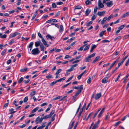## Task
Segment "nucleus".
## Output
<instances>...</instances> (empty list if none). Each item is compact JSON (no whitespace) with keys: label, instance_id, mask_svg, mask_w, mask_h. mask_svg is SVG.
<instances>
[{"label":"nucleus","instance_id":"obj_1","mask_svg":"<svg viewBox=\"0 0 129 129\" xmlns=\"http://www.w3.org/2000/svg\"><path fill=\"white\" fill-rule=\"evenodd\" d=\"M95 54V53H94L91 55L88 56L85 59V61L86 62H89L91 60V58L94 57Z\"/></svg>","mask_w":129,"mask_h":129},{"label":"nucleus","instance_id":"obj_2","mask_svg":"<svg viewBox=\"0 0 129 129\" xmlns=\"http://www.w3.org/2000/svg\"><path fill=\"white\" fill-rule=\"evenodd\" d=\"M40 52V51L38 48L34 49L32 50L31 52V53L34 55H37Z\"/></svg>","mask_w":129,"mask_h":129},{"label":"nucleus","instance_id":"obj_3","mask_svg":"<svg viewBox=\"0 0 129 129\" xmlns=\"http://www.w3.org/2000/svg\"><path fill=\"white\" fill-rule=\"evenodd\" d=\"M43 119L42 118L40 117V116H38L36 119L35 121L36 122V123L38 124L41 123L43 121Z\"/></svg>","mask_w":129,"mask_h":129},{"label":"nucleus","instance_id":"obj_4","mask_svg":"<svg viewBox=\"0 0 129 129\" xmlns=\"http://www.w3.org/2000/svg\"><path fill=\"white\" fill-rule=\"evenodd\" d=\"M83 88V86L82 85H81L80 86V89L75 93L74 95L76 96H78L82 91Z\"/></svg>","mask_w":129,"mask_h":129},{"label":"nucleus","instance_id":"obj_5","mask_svg":"<svg viewBox=\"0 0 129 129\" xmlns=\"http://www.w3.org/2000/svg\"><path fill=\"white\" fill-rule=\"evenodd\" d=\"M110 76H106L103 78L102 80V82L103 83H105L108 82V79L110 77Z\"/></svg>","mask_w":129,"mask_h":129},{"label":"nucleus","instance_id":"obj_6","mask_svg":"<svg viewBox=\"0 0 129 129\" xmlns=\"http://www.w3.org/2000/svg\"><path fill=\"white\" fill-rule=\"evenodd\" d=\"M46 38L47 40H49L50 39L51 40H53L55 38L53 36H51L49 34H48L46 36Z\"/></svg>","mask_w":129,"mask_h":129},{"label":"nucleus","instance_id":"obj_7","mask_svg":"<svg viewBox=\"0 0 129 129\" xmlns=\"http://www.w3.org/2000/svg\"><path fill=\"white\" fill-rule=\"evenodd\" d=\"M118 61V60L116 61H114L111 64L110 67L107 69L106 71L105 72V74L107 72L109 69H111L112 67L114 66L115 63Z\"/></svg>","mask_w":129,"mask_h":129},{"label":"nucleus","instance_id":"obj_8","mask_svg":"<svg viewBox=\"0 0 129 129\" xmlns=\"http://www.w3.org/2000/svg\"><path fill=\"white\" fill-rule=\"evenodd\" d=\"M18 34V33L17 32H15L13 34H11L9 35V39L13 38L16 36Z\"/></svg>","mask_w":129,"mask_h":129},{"label":"nucleus","instance_id":"obj_9","mask_svg":"<svg viewBox=\"0 0 129 129\" xmlns=\"http://www.w3.org/2000/svg\"><path fill=\"white\" fill-rule=\"evenodd\" d=\"M98 6L100 8H103L104 7V5L101 2L100 0H99L98 2Z\"/></svg>","mask_w":129,"mask_h":129},{"label":"nucleus","instance_id":"obj_10","mask_svg":"<svg viewBox=\"0 0 129 129\" xmlns=\"http://www.w3.org/2000/svg\"><path fill=\"white\" fill-rule=\"evenodd\" d=\"M101 93H99L95 95L94 99L95 100H97L99 99L101 96Z\"/></svg>","mask_w":129,"mask_h":129},{"label":"nucleus","instance_id":"obj_11","mask_svg":"<svg viewBox=\"0 0 129 129\" xmlns=\"http://www.w3.org/2000/svg\"><path fill=\"white\" fill-rule=\"evenodd\" d=\"M41 39L42 41V42L44 44L45 46L46 47H48L49 45L47 44L46 42V41L43 38Z\"/></svg>","mask_w":129,"mask_h":129},{"label":"nucleus","instance_id":"obj_12","mask_svg":"<svg viewBox=\"0 0 129 129\" xmlns=\"http://www.w3.org/2000/svg\"><path fill=\"white\" fill-rule=\"evenodd\" d=\"M78 65L77 64H76L74 65H73L71 66V68L69 69V70L70 71H73L74 69V67H77Z\"/></svg>","mask_w":129,"mask_h":129},{"label":"nucleus","instance_id":"obj_13","mask_svg":"<svg viewBox=\"0 0 129 129\" xmlns=\"http://www.w3.org/2000/svg\"><path fill=\"white\" fill-rule=\"evenodd\" d=\"M105 14V12L104 11L99 12L97 14L99 16H103Z\"/></svg>","mask_w":129,"mask_h":129},{"label":"nucleus","instance_id":"obj_14","mask_svg":"<svg viewBox=\"0 0 129 129\" xmlns=\"http://www.w3.org/2000/svg\"><path fill=\"white\" fill-rule=\"evenodd\" d=\"M91 11V10L89 9H87L85 13V14L86 16H88Z\"/></svg>","mask_w":129,"mask_h":129},{"label":"nucleus","instance_id":"obj_15","mask_svg":"<svg viewBox=\"0 0 129 129\" xmlns=\"http://www.w3.org/2000/svg\"><path fill=\"white\" fill-rule=\"evenodd\" d=\"M100 56H97L95 57V59L93 60L92 62V63H94L98 61V60L100 59Z\"/></svg>","mask_w":129,"mask_h":129},{"label":"nucleus","instance_id":"obj_16","mask_svg":"<svg viewBox=\"0 0 129 129\" xmlns=\"http://www.w3.org/2000/svg\"><path fill=\"white\" fill-rule=\"evenodd\" d=\"M128 15H129V12H127L126 13L123 14L121 16V18L122 19L124 18Z\"/></svg>","mask_w":129,"mask_h":129},{"label":"nucleus","instance_id":"obj_17","mask_svg":"<svg viewBox=\"0 0 129 129\" xmlns=\"http://www.w3.org/2000/svg\"><path fill=\"white\" fill-rule=\"evenodd\" d=\"M107 5L108 7H111L113 5L112 1H111L107 3Z\"/></svg>","mask_w":129,"mask_h":129},{"label":"nucleus","instance_id":"obj_18","mask_svg":"<svg viewBox=\"0 0 129 129\" xmlns=\"http://www.w3.org/2000/svg\"><path fill=\"white\" fill-rule=\"evenodd\" d=\"M107 20V17H105L103 19L101 22V24H103Z\"/></svg>","mask_w":129,"mask_h":129},{"label":"nucleus","instance_id":"obj_19","mask_svg":"<svg viewBox=\"0 0 129 129\" xmlns=\"http://www.w3.org/2000/svg\"><path fill=\"white\" fill-rule=\"evenodd\" d=\"M14 109L13 108H11L9 110V111L10 112V114H13L16 112V111H14Z\"/></svg>","mask_w":129,"mask_h":129},{"label":"nucleus","instance_id":"obj_20","mask_svg":"<svg viewBox=\"0 0 129 129\" xmlns=\"http://www.w3.org/2000/svg\"><path fill=\"white\" fill-rule=\"evenodd\" d=\"M36 93L35 91H33L31 92L30 93L29 95L30 96H32L35 95Z\"/></svg>","mask_w":129,"mask_h":129},{"label":"nucleus","instance_id":"obj_21","mask_svg":"<svg viewBox=\"0 0 129 129\" xmlns=\"http://www.w3.org/2000/svg\"><path fill=\"white\" fill-rule=\"evenodd\" d=\"M33 42H31L29 46H28V48H30V50H31V49H32V47H33Z\"/></svg>","mask_w":129,"mask_h":129},{"label":"nucleus","instance_id":"obj_22","mask_svg":"<svg viewBox=\"0 0 129 129\" xmlns=\"http://www.w3.org/2000/svg\"><path fill=\"white\" fill-rule=\"evenodd\" d=\"M128 117H129V113L124 116L123 118H122L121 119V120L122 121H124L126 118Z\"/></svg>","mask_w":129,"mask_h":129},{"label":"nucleus","instance_id":"obj_23","mask_svg":"<svg viewBox=\"0 0 129 129\" xmlns=\"http://www.w3.org/2000/svg\"><path fill=\"white\" fill-rule=\"evenodd\" d=\"M85 4L87 5L91 4V2L89 0L86 1L85 2Z\"/></svg>","mask_w":129,"mask_h":129},{"label":"nucleus","instance_id":"obj_24","mask_svg":"<svg viewBox=\"0 0 129 129\" xmlns=\"http://www.w3.org/2000/svg\"><path fill=\"white\" fill-rule=\"evenodd\" d=\"M39 108V107H37L35 108L33 110L31 111L32 113H35L36 112Z\"/></svg>","mask_w":129,"mask_h":129},{"label":"nucleus","instance_id":"obj_25","mask_svg":"<svg viewBox=\"0 0 129 129\" xmlns=\"http://www.w3.org/2000/svg\"><path fill=\"white\" fill-rule=\"evenodd\" d=\"M35 46L36 47H38L40 46V42L39 41H37L35 43Z\"/></svg>","mask_w":129,"mask_h":129},{"label":"nucleus","instance_id":"obj_26","mask_svg":"<svg viewBox=\"0 0 129 129\" xmlns=\"http://www.w3.org/2000/svg\"><path fill=\"white\" fill-rule=\"evenodd\" d=\"M41 51H43L44 50L45 47L42 45H40V46Z\"/></svg>","mask_w":129,"mask_h":129},{"label":"nucleus","instance_id":"obj_27","mask_svg":"<svg viewBox=\"0 0 129 129\" xmlns=\"http://www.w3.org/2000/svg\"><path fill=\"white\" fill-rule=\"evenodd\" d=\"M61 97H62L61 96H58L56 98H53L52 99V100L53 101H54V100H57L59 99H61Z\"/></svg>","mask_w":129,"mask_h":129},{"label":"nucleus","instance_id":"obj_28","mask_svg":"<svg viewBox=\"0 0 129 129\" xmlns=\"http://www.w3.org/2000/svg\"><path fill=\"white\" fill-rule=\"evenodd\" d=\"M74 123V121H73L72 122L71 125L69 126V129H72V127H73Z\"/></svg>","mask_w":129,"mask_h":129},{"label":"nucleus","instance_id":"obj_29","mask_svg":"<svg viewBox=\"0 0 129 129\" xmlns=\"http://www.w3.org/2000/svg\"><path fill=\"white\" fill-rule=\"evenodd\" d=\"M90 45H88L86 46L83 49V51H84L88 49L90 47Z\"/></svg>","mask_w":129,"mask_h":129},{"label":"nucleus","instance_id":"obj_30","mask_svg":"<svg viewBox=\"0 0 129 129\" xmlns=\"http://www.w3.org/2000/svg\"><path fill=\"white\" fill-rule=\"evenodd\" d=\"M106 31V30L103 31L101 32L99 34V36L100 37H102L104 35V33Z\"/></svg>","mask_w":129,"mask_h":129},{"label":"nucleus","instance_id":"obj_31","mask_svg":"<svg viewBox=\"0 0 129 129\" xmlns=\"http://www.w3.org/2000/svg\"><path fill=\"white\" fill-rule=\"evenodd\" d=\"M50 117L49 115H45V116L44 117H42V118L43 119H46L47 118H49Z\"/></svg>","mask_w":129,"mask_h":129},{"label":"nucleus","instance_id":"obj_32","mask_svg":"<svg viewBox=\"0 0 129 129\" xmlns=\"http://www.w3.org/2000/svg\"><path fill=\"white\" fill-rule=\"evenodd\" d=\"M27 70V68H24L21 69L20 71V72H24L26 71Z\"/></svg>","mask_w":129,"mask_h":129},{"label":"nucleus","instance_id":"obj_33","mask_svg":"<svg viewBox=\"0 0 129 129\" xmlns=\"http://www.w3.org/2000/svg\"><path fill=\"white\" fill-rule=\"evenodd\" d=\"M61 71V70L60 69L58 70L55 73V75H58L59 73Z\"/></svg>","mask_w":129,"mask_h":129},{"label":"nucleus","instance_id":"obj_34","mask_svg":"<svg viewBox=\"0 0 129 129\" xmlns=\"http://www.w3.org/2000/svg\"><path fill=\"white\" fill-rule=\"evenodd\" d=\"M46 78L47 79L52 78H53V77L51 74H49L46 76Z\"/></svg>","mask_w":129,"mask_h":129},{"label":"nucleus","instance_id":"obj_35","mask_svg":"<svg viewBox=\"0 0 129 129\" xmlns=\"http://www.w3.org/2000/svg\"><path fill=\"white\" fill-rule=\"evenodd\" d=\"M91 80V77H89L87 81V83L88 84H90V82Z\"/></svg>","mask_w":129,"mask_h":129},{"label":"nucleus","instance_id":"obj_36","mask_svg":"<svg viewBox=\"0 0 129 129\" xmlns=\"http://www.w3.org/2000/svg\"><path fill=\"white\" fill-rule=\"evenodd\" d=\"M82 7L81 6H80L79 5L75 7V8L74 9V10H75L76 9H80Z\"/></svg>","mask_w":129,"mask_h":129},{"label":"nucleus","instance_id":"obj_37","mask_svg":"<svg viewBox=\"0 0 129 129\" xmlns=\"http://www.w3.org/2000/svg\"><path fill=\"white\" fill-rule=\"evenodd\" d=\"M121 36H119L115 38L114 39V41H116L117 40H119L121 39Z\"/></svg>","mask_w":129,"mask_h":129},{"label":"nucleus","instance_id":"obj_38","mask_svg":"<svg viewBox=\"0 0 129 129\" xmlns=\"http://www.w3.org/2000/svg\"><path fill=\"white\" fill-rule=\"evenodd\" d=\"M66 78L65 77H63L62 78H61L60 79L57 80V82H61V81L62 80H64L66 79Z\"/></svg>","mask_w":129,"mask_h":129},{"label":"nucleus","instance_id":"obj_39","mask_svg":"<svg viewBox=\"0 0 129 129\" xmlns=\"http://www.w3.org/2000/svg\"><path fill=\"white\" fill-rule=\"evenodd\" d=\"M23 78L22 77H21L19 80H18V82L19 83H21L23 80Z\"/></svg>","mask_w":129,"mask_h":129},{"label":"nucleus","instance_id":"obj_40","mask_svg":"<svg viewBox=\"0 0 129 129\" xmlns=\"http://www.w3.org/2000/svg\"><path fill=\"white\" fill-rule=\"evenodd\" d=\"M121 123V122L120 121H118L116 123L115 125L114 126L115 127H117L118 125L120 124Z\"/></svg>","mask_w":129,"mask_h":129},{"label":"nucleus","instance_id":"obj_41","mask_svg":"<svg viewBox=\"0 0 129 129\" xmlns=\"http://www.w3.org/2000/svg\"><path fill=\"white\" fill-rule=\"evenodd\" d=\"M129 76V75L128 74H127L126 75L125 78L124 79V80L123 81V83H124L126 81L127 79V78Z\"/></svg>","mask_w":129,"mask_h":129},{"label":"nucleus","instance_id":"obj_42","mask_svg":"<svg viewBox=\"0 0 129 129\" xmlns=\"http://www.w3.org/2000/svg\"><path fill=\"white\" fill-rule=\"evenodd\" d=\"M124 27L125 25H122L118 28V29H119L121 30Z\"/></svg>","mask_w":129,"mask_h":129},{"label":"nucleus","instance_id":"obj_43","mask_svg":"<svg viewBox=\"0 0 129 129\" xmlns=\"http://www.w3.org/2000/svg\"><path fill=\"white\" fill-rule=\"evenodd\" d=\"M96 16L94 14H93L91 17V19L93 21L96 18Z\"/></svg>","mask_w":129,"mask_h":129},{"label":"nucleus","instance_id":"obj_44","mask_svg":"<svg viewBox=\"0 0 129 129\" xmlns=\"http://www.w3.org/2000/svg\"><path fill=\"white\" fill-rule=\"evenodd\" d=\"M57 82V80H56L55 81H53L50 84V85L51 86H53V85H54Z\"/></svg>","mask_w":129,"mask_h":129},{"label":"nucleus","instance_id":"obj_45","mask_svg":"<svg viewBox=\"0 0 129 129\" xmlns=\"http://www.w3.org/2000/svg\"><path fill=\"white\" fill-rule=\"evenodd\" d=\"M96 45L93 44H92L91 46V48L93 49L96 48Z\"/></svg>","mask_w":129,"mask_h":129},{"label":"nucleus","instance_id":"obj_46","mask_svg":"<svg viewBox=\"0 0 129 129\" xmlns=\"http://www.w3.org/2000/svg\"><path fill=\"white\" fill-rule=\"evenodd\" d=\"M54 112L55 110H53L52 111L50 114L49 115L50 117H51L52 115L54 113Z\"/></svg>","mask_w":129,"mask_h":129},{"label":"nucleus","instance_id":"obj_47","mask_svg":"<svg viewBox=\"0 0 129 129\" xmlns=\"http://www.w3.org/2000/svg\"><path fill=\"white\" fill-rule=\"evenodd\" d=\"M124 62V61L122 60L121 61L118 63V65L117 67L119 68L120 66L123 64Z\"/></svg>","mask_w":129,"mask_h":129},{"label":"nucleus","instance_id":"obj_48","mask_svg":"<svg viewBox=\"0 0 129 129\" xmlns=\"http://www.w3.org/2000/svg\"><path fill=\"white\" fill-rule=\"evenodd\" d=\"M60 29L59 31L60 32H61L63 31V25H60Z\"/></svg>","mask_w":129,"mask_h":129},{"label":"nucleus","instance_id":"obj_49","mask_svg":"<svg viewBox=\"0 0 129 129\" xmlns=\"http://www.w3.org/2000/svg\"><path fill=\"white\" fill-rule=\"evenodd\" d=\"M7 35L5 34L4 35H2L0 37L2 39H5L6 38Z\"/></svg>","mask_w":129,"mask_h":129},{"label":"nucleus","instance_id":"obj_50","mask_svg":"<svg viewBox=\"0 0 129 129\" xmlns=\"http://www.w3.org/2000/svg\"><path fill=\"white\" fill-rule=\"evenodd\" d=\"M28 100V97L26 96L25 97V98H24L23 100V102H26Z\"/></svg>","mask_w":129,"mask_h":129},{"label":"nucleus","instance_id":"obj_51","mask_svg":"<svg viewBox=\"0 0 129 129\" xmlns=\"http://www.w3.org/2000/svg\"><path fill=\"white\" fill-rule=\"evenodd\" d=\"M98 127V125H97L96 124H95L93 126L92 128H91L92 129H95Z\"/></svg>","mask_w":129,"mask_h":129},{"label":"nucleus","instance_id":"obj_52","mask_svg":"<svg viewBox=\"0 0 129 129\" xmlns=\"http://www.w3.org/2000/svg\"><path fill=\"white\" fill-rule=\"evenodd\" d=\"M92 23V22L91 21H90L88 22L86 24V25L87 26H89L90 24H91Z\"/></svg>","mask_w":129,"mask_h":129},{"label":"nucleus","instance_id":"obj_53","mask_svg":"<svg viewBox=\"0 0 129 129\" xmlns=\"http://www.w3.org/2000/svg\"><path fill=\"white\" fill-rule=\"evenodd\" d=\"M74 75H73L72 77H70L66 81V82H68L69 81H70V80H71L73 78V76Z\"/></svg>","mask_w":129,"mask_h":129},{"label":"nucleus","instance_id":"obj_54","mask_svg":"<svg viewBox=\"0 0 129 129\" xmlns=\"http://www.w3.org/2000/svg\"><path fill=\"white\" fill-rule=\"evenodd\" d=\"M9 103H5L3 107V109H4L5 108H6L7 107H8V105Z\"/></svg>","mask_w":129,"mask_h":129},{"label":"nucleus","instance_id":"obj_55","mask_svg":"<svg viewBox=\"0 0 129 129\" xmlns=\"http://www.w3.org/2000/svg\"><path fill=\"white\" fill-rule=\"evenodd\" d=\"M112 18L113 16L112 15V14L111 15L109 16L108 18H107V20H109Z\"/></svg>","mask_w":129,"mask_h":129},{"label":"nucleus","instance_id":"obj_56","mask_svg":"<svg viewBox=\"0 0 129 129\" xmlns=\"http://www.w3.org/2000/svg\"><path fill=\"white\" fill-rule=\"evenodd\" d=\"M14 40L13 39H12L11 40L9 43V44L10 45H11L13 43H14Z\"/></svg>","mask_w":129,"mask_h":129},{"label":"nucleus","instance_id":"obj_57","mask_svg":"<svg viewBox=\"0 0 129 129\" xmlns=\"http://www.w3.org/2000/svg\"><path fill=\"white\" fill-rule=\"evenodd\" d=\"M30 81V80L29 79H28L27 80H24L23 81V82L25 84H27L28 83L29 81Z\"/></svg>","mask_w":129,"mask_h":129},{"label":"nucleus","instance_id":"obj_58","mask_svg":"<svg viewBox=\"0 0 129 129\" xmlns=\"http://www.w3.org/2000/svg\"><path fill=\"white\" fill-rule=\"evenodd\" d=\"M56 49V48H54L50 50L49 51V52L50 53H51L53 51H55Z\"/></svg>","mask_w":129,"mask_h":129},{"label":"nucleus","instance_id":"obj_59","mask_svg":"<svg viewBox=\"0 0 129 129\" xmlns=\"http://www.w3.org/2000/svg\"><path fill=\"white\" fill-rule=\"evenodd\" d=\"M98 9V8L97 7H96L94 8V14L96 13Z\"/></svg>","mask_w":129,"mask_h":129},{"label":"nucleus","instance_id":"obj_60","mask_svg":"<svg viewBox=\"0 0 129 129\" xmlns=\"http://www.w3.org/2000/svg\"><path fill=\"white\" fill-rule=\"evenodd\" d=\"M110 42L108 40H103V41H102V42L103 43H106V42Z\"/></svg>","mask_w":129,"mask_h":129},{"label":"nucleus","instance_id":"obj_61","mask_svg":"<svg viewBox=\"0 0 129 129\" xmlns=\"http://www.w3.org/2000/svg\"><path fill=\"white\" fill-rule=\"evenodd\" d=\"M52 8H55L56 7V5L55 3L52 4Z\"/></svg>","mask_w":129,"mask_h":129},{"label":"nucleus","instance_id":"obj_62","mask_svg":"<svg viewBox=\"0 0 129 129\" xmlns=\"http://www.w3.org/2000/svg\"><path fill=\"white\" fill-rule=\"evenodd\" d=\"M47 57V55H45L43 56L42 57L41 60H45L46 59Z\"/></svg>","mask_w":129,"mask_h":129},{"label":"nucleus","instance_id":"obj_63","mask_svg":"<svg viewBox=\"0 0 129 129\" xmlns=\"http://www.w3.org/2000/svg\"><path fill=\"white\" fill-rule=\"evenodd\" d=\"M7 50L6 49H4L3 50L1 53V55H3L4 53L6 52Z\"/></svg>","mask_w":129,"mask_h":129},{"label":"nucleus","instance_id":"obj_64","mask_svg":"<svg viewBox=\"0 0 129 129\" xmlns=\"http://www.w3.org/2000/svg\"><path fill=\"white\" fill-rule=\"evenodd\" d=\"M11 62V59H9L7 61V63L8 64H10Z\"/></svg>","mask_w":129,"mask_h":129}]
</instances>
